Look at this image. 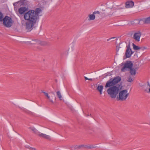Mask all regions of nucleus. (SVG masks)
<instances>
[{
  "label": "nucleus",
  "instance_id": "obj_1",
  "mask_svg": "<svg viewBox=\"0 0 150 150\" xmlns=\"http://www.w3.org/2000/svg\"><path fill=\"white\" fill-rule=\"evenodd\" d=\"M34 10H30L25 13L24 18L27 21L25 23V28L28 32H30L35 27L38 19Z\"/></svg>",
  "mask_w": 150,
  "mask_h": 150
},
{
  "label": "nucleus",
  "instance_id": "obj_2",
  "mask_svg": "<svg viewBox=\"0 0 150 150\" xmlns=\"http://www.w3.org/2000/svg\"><path fill=\"white\" fill-rule=\"evenodd\" d=\"M105 87H109L107 92L111 98H115L119 92L122 89V85H105Z\"/></svg>",
  "mask_w": 150,
  "mask_h": 150
},
{
  "label": "nucleus",
  "instance_id": "obj_3",
  "mask_svg": "<svg viewBox=\"0 0 150 150\" xmlns=\"http://www.w3.org/2000/svg\"><path fill=\"white\" fill-rule=\"evenodd\" d=\"M127 89L121 90L118 93V95L117 97V99L119 100L123 101L125 100L129 95V93H128Z\"/></svg>",
  "mask_w": 150,
  "mask_h": 150
},
{
  "label": "nucleus",
  "instance_id": "obj_4",
  "mask_svg": "<svg viewBox=\"0 0 150 150\" xmlns=\"http://www.w3.org/2000/svg\"><path fill=\"white\" fill-rule=\"evenodd\" d=\"M2 21L3 25L7 28L11 27L13 25L14 22L11 18L8 16H5Z\"/></svg>",
  "mask_w": 150,
  "mask_h": 150
},
{
  "label": "nucleus",
  "instance_id": "obj_5",
  "mask_svg": "<svg viewBox=\"0 0 150 150\" xmlns=\"http://www.w3.org/2000/svg\"><path fill=\"white\" fill-rule=\"evenodd\" d=\"M121 80V78L119 76H117L114 78H111L106 83V84H116Z\"/></svg>",
  "mask_w": 150,
  "mask_h": 150
},
{
  "label": "nucleus",
  "instance_id": "obj_6",
  "mask_svg": "<svg viewBox=\"0 0 150 150\" xmlns=\"http://www.w3.org/2000/svg\"><path fill=\"white\" fill-rule=\"evenodd\" d=\"M132 66L133 64L131 61H127L124 64V66L121 69V71L122 72L125 71L127 70V68L129 69L132 67Z\"/></svg>",
  "mask_w": 150,
  "mask_h": 150
},
{
  "label": "nucleus",
  "instance_id": "obj_7",
  "mask_svg": "<svg viewBox=\"0 0 150 150\" xmlns=\"http://www.w3.org/2000/svg\"><path fill=\"white\" fill-rule=\"evenodd\" d=\"M134 52L132 51L130 48V45L129 44L127 46V49L125 51V55L126 58L130 57Z\"/></svg>",
  "mask_w": 150,
  "mask_h": 150
},
{
  "label": "nucleus",
  "instance_id": "obj_8",
  "mask_svg": "<svg viewBox=\"0 0 150 150\" xmlns=\"http://www.w3.org/2000/svg\"><path fill=\"white\" fill-rule=\"evenodd\" d=\"M142 34V32L140 31H137L135 32L134 34L133 38L136 42H139Z\"/></svg>",
  "mask_w": 150,
  "mask_h": 150
},
{
  "label": "nucleus",
  "instance_id": "obj_9",
  "mask_svg": "<svg viewBox=\"0 0 150 150\" xmlns=\"http://www.w3.org/2000/svg\"><path fill=\"white\" fill-rule=\"evenodd\" d=\"M100 14V12L98 11H94L92 14H89L88 16L89 18H88V20H93L95 18V14Z\"/></svg>",
  "mask_w": 150,
  "mask_h": 150
},
{
  "label": "nucleus",
  "instance_id": "obj_10",
  "mask_svg": "<svg viewBox=\"0 0 150 150\" xmlns=\"http://www.w3.org/2000/svg\"><path fill=\"white\" fill-rule=\"evenodd\" d=\"M37 135L40 137L43 138L48 140H50L51 138L50 136L47 135L46 134L41 133L40 132H38Z\"/></svg>",
  "mask_w": 150,
  "mask_h": 150
},
{
  "label": "nucleus",
  "instance_id": "obj_11",
  "mask_svg": "<svg viewBox=\"0 0 150 150\" xmlns=\"http://www.w3.org/2000/svg\"><path fill=\"white\" fill-rule=\"evenodd\" d=\"M134 5V2L132 1H127L125 3V7L126 8L132 7Z\"/></svg>",
  "mask_w": 150,
  "mask_h": 150
},
{
  "label": "nucleus",
  "instance_id": "obj_12",
  "mask_svg": "<svg viewBox=\"0 0 150 150\" xmlns=\"http://www.w3.org/2000/svg\"><path fill=\"white\" fill-rule=\"evenodd\" d=\"M28 10V8L26 7H21L18 9V12L21 14H22Z\"/></svg>",
  "mask_w": 150,
  "mask_h": 150
},
{
  "label": "nucleus",
  "instance_id": "obj_13",
  "mask_svg": "<svg viewBox=\"0 0 150 150\" xmlns=\"http://www.w3.org/2000/svg\"><path fill=\"white\" fill-rule=\"evenodd\" d=\"M42 10L40 8H36L35 11L34 10V12L36 13V15L38 19V20L39 19V17L38 16V14L41 12Z\"/></svg>",
  "mask_w": 150,
  "mask_h": 150
},
{
  "label": "nucleus",
  "instance_id": "obj_14",
  "mask_svg": "<svg viewBox=\"0 0 150 150\" xmlns=\"http://www.w3.org/2000/svg\"><path fill=\"white\" fill-rule=\"evenodd\" d=\"M138 68H136L135 69L132 68V67L130 69V74L132 75H135L136 74V70Z\"/></svg>",
  "mask_w": 150,
  "mask_h": 150
},
{
  "label": "nucleus",
  "instance_id": "obj_15",
  "mask_svg": "<svg viewBox=\"0 0 150 150\" xmlns=\"http://www.w3.org/2000/svg\"><path fill=\"white\" fill-rule=\"evenodd\" d=\"M103 86L102 85H98L97 88V90L99 92L100 94H102Z\"/></svg>",
  "mask_w": 150,
  "mask_h": 150
},
{
  "label": "nucleus",
  "instance_id": "obj_16",
  "mask_svg": "<svg viewBox=\"0 0 150 150\" xmlns=\"http://www.w3.org/2000/svg\"><path fill=\"white\" fill-rule=\"evenodd\" d=\"M144 24H150V16L143 20Z\"/></svg>",
  "mask_w": 150,
  "mask_h": 150
},
{
  "label": "nucleus",
  "instance_id": "obj_17",
  "mask_svg": "<svg viewBox=\"0 0 150 150\" xmlns=\"http://www.w3.org/2000/svg\"><path fill=\"white\" fill-rule=\"evenodd\" d=\"M41 92H40L41 93H43L44 94V95L47 97V98L49 100H50V96H49L48 94L47 93L45 92L43 90H41L40 91Z\"/></svg>",
  "mask_w": 150,
  "mask_h": 150
},
{
  "label": "nucleus",
  "instance_id": "obj_18",
  "mask_svg": "<svg viewBox=\"0 0 150 150\" xmlns=\"http://www.w3.org/2000/svg\"><path fill=\"white\" fill-rule=\"evenodd\" d=\"M141 87L147 93H149V88H146V86L144 85H142Z\"/></svg>",
  "mask_w": 150,
  "mask_h": 150
},
{
  "label": "nucleus",
  "instance_id": "obj_19",
  "mask_svg": "<svg viewBox=\"0 0 150 150\" xmlns=\"http://www.w3.org/2000/svg\"><path fill=\"white\" fill-rule=\"evenodd\" d=\"M132 45L133 47V49L134 50H138L141 48V47H139L136 46L135 44H134L133 43L132 44Z\"/></svg>",
  "mask_w": 150,
  "mask_h": 150
},
{
  "label": "nucleus",
  "instance_id": "obj_20",
  "mask_svg": "<svg viewBox=\"0 0 150 150\" xmlns=\"http://www.w3.org/2000/svg\"><path fill=\"white\" fill-rule=\"evenodd\" d=\"M57 95L59 100H62V96L60 91H58L57 92Z\"/></svg>",
  "mask_w": 150,
  "mask_h": 150
},
{
  "label": "nucleus",
  "instance_id": "obj_21",
  "mask_svg": "<svg viewBox=\"0 0 150 150\" xmlns=\"http://www.w3.org/2000/svg\"><path fill=\"white\" fill-rule=\"evenodd\" d=\"M4 16L2 13L0 11V23L2 22V20L4 18Z\"/></svg>",
  "mask_w": 150,
  "mask_h": 150
},
{
  "label": "nucleus",
  "instance_id": "obj_22",
  "mask_svg": "<svg viewBox=\"0 0 150 150\" xmlns=\"http://www.w3.org/2000/svg\"><path fill=\"white\" fill-rule=\"evenodd\" d=\"M29 128L30 129H31L33 132L35 133L36 134H37V133L38 132H38L37 130L34 127H30Z\"/></svg>",
  "mask_w": 150,
  "mask_h": 150
},
{
  "label": "nucleus",
  "instance_id": "obj_23",
  "mask_svg": "<svg viewBox=\"0 0 150 150\" xmlns=\"http://www.w3.org/2000/svg\"><path fill=\"white\" fill-rule=\"evenodd\" d=\"M25 0H20L19 1L17 2V4L20 5H23V3H25Z\"/></svg>",
  "mask_w": 150,
  "mask_h": 150
},
{
  "label": "nucleus",
  "instance_id": "obj_24",
  "mask_svg": "<svg viewBox=\"0 0 150 150\" xmlns=\"http://www.w3.org/2000/svg\"><path fill=\"white\" fill-rule=\"evenodd\" d=\"M123 8H116V7L112 6V8L111 9L112 10H117V9H122Z\"/></svg>",
  "mask_w": 150,
  "mask_h": 150
},
{
  "label": "nucleus",
  "instance_id": "obj_25",
  "mask_svg": "<svg viewBox=\"0 0 150 150\" xmlns=\"http://www.w3.org/2000/svg\"><path fill=\"white\" fill-rule=\"evenodd\" d=\"M120 45L118 44L117 45L116 47V51L117 52L119 50V49L120 48Z\"/></svg>",
  "mask_w": 150,
  "mask_h": 150
},
{
  "label": "nucleus",
  "instance_id": "obj_26",
  "mask_svg": "<svg viewBox=\"0 0 150 150\" xmlns=\"http://www.w3.org/2000/svg\"><path fill=\"white\" fill-rule=\"evenodd\" d=\"M127 81L128 82H131L133 80L131 77L130 76H129L128 77V79Z\"/></svg>",
  "mask_w": 150,
  "mask_h": 150
},
{
  "label": "nucleus",
  "instance_id": "obj_27",
  "mask_svg": "<svg viewBox=\"0 0 150 150\" xmlns=\"http://www.w3.org/2000/svg\"><path fill=\"white\" fill-rule=\"evenodd\" d=\"M84 79L85 80H88L91 81H92L93 80L92 79H88V78L86 76L84 77Z\"/></svg>",
  "mask_w": 150,
  "mask_h": 150
},
{
  "label": "nucleus",
  "instance_id": "obj_28",
  "mask_svg": "<svg viewBox=\"0 0 150 150\" xmlns=\"http://www.w3.org/2000/svg\"><path fill=\"white\" fill-rule=\"evenodd\" d=\"M25 3H23V5L25 6H26L28 5V1H26L25 0Z\"/></svg>",
  "mask_w": 150,
  "mask_h": 150
},
{
  "label": "nucleus",
  "instance_id": "obj_29",
  "mask_svg": "<svg viewBox=\"0 0 150 150\" xmlns=\"http://www.w3.org/2000/svg\"><path fill=\"white\" fill-rule=\"evenodd\" d=\"M115 38V37H112V38H109V39H107V41H109L110 40L112 39H114V38Z\"/></svg>",
  "mask_w": 150,
  "mask_h": 150
},
{
  "label": "nucleus",
  "instance_id": "obj_30",
  "mask_svg": "<svg viewBox=\"0 0 150 150\" xmlns=\"http://www.w3.org/2000/svg\"><path fill=\"white\" fill-rule=\"evenodd\" d=\"M30 150H36L35 149L33 148H32V147H30Z\"/></svg>",
  "mask_w": 150,
  "mask_h": 150
},
{
  "label": "nucleus",
  "instance_id": "obj_31",
  "mask_svg": "<svg viewBox=\"0 0 150 150\" xmlns=\"http://www.w3.org/2000/svg\"><path fill=\"white\" fill-rule=\"evenodd\" d=\"M149 92L150 93V85H149Z\"/></svg>",
  "mask_w": 150,
  "mask_h": 150
},
{
  "label": "nucleus",
  "instance_id": "obj_32",
  "mask_svg": "<svg viewBox=\"0 0 150 150\" xmlns=\"http://www.w3.org/2000/svg\"><path fill=\"white\" fill-rule=\"evenodd\" d=\"M49 100L50 101V102H51L52 103H53V101H52V100H51L50 99V100Z\"/></svg>",
  "mask_w": 150,
  "mask_h": 150
},
{
  "label": "nucleus",
  "instance_id": "obj_33",
  "mask_svg": "<svg viewBox=\"0 0 150 150\" xmlns=\"http://www.w3.org/2000/svg\"><path fill=\"white\" fill-rule=\"evenodd\" d=\"M141 20H140V21H138V22H139V23H140V21H141Z\"/></svg>",
  "mask_w": 150,
  "mask_h": 150
},
{
  "label": "nucleus",
  "instance_id": "obj_34",
  "mask_svg": "<svg viewBox=\"0 0 150 150\" xmlns=\"http://www.w3.org/2000/svg\"><path fill=\"white\" fill-rule=\"evenodd\" d=\"M144 49H146V47H144Z\"/></svg>",
  "mask_w": 150,
  "mask_h": 150
},
{
  "label": "nucleus",
  "instance_id": "obj_35",
  "mask_svg": "<svg viewBox=\"0 0 150 150\" xmlns=\"http://www.w3.org/2000/svg\"><path fill=\"white\" fill-rule=\"evenodd\" d=\"M147 84H148V85L149 84V83L148 82H147Z\"/></svg>",
  "mask_w": 150,
  "mask_h": 150
},
{
  "label": "nucleus",
  "instance_id": "obj_36",
  "mask_svg": "<svg viewBox=\"0 0 150 150\" xmlns=\"http://www.w3.org/2000/svg\"><path fill=\"white\" fill-rule=\"evenodd\" d=\"M132 88H130V91H131V89H132Z\"/></svg>",
  "mask_w": 150,
  "mask_h": 150
},
{
  "label": "nucleus",
  "instance_id": "obj_37",
  "mask_svg": "<svg viewBox=\"0 0 150 150\" xmlns=\"http://www.w3.org/2000/svg\"><path fill=\"white\" fill-rule=\"evenodd\" d=\"M89 116V115H87V116Z\"/></svg>",
  "mask_w": 150,
  "mask_h": 150
}]
</instances>
